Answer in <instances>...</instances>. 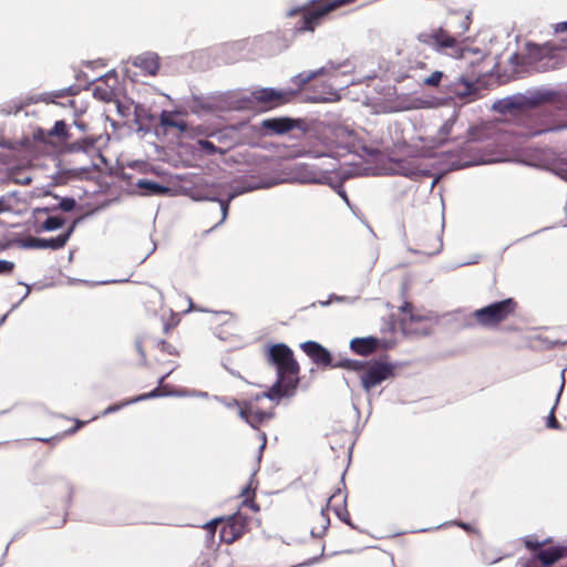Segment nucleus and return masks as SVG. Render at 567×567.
<instances>
[{
	"label": "nucleus",
	"mask_w": 567,
	"mask_h": 567,
	"mask_svg": "<svg viewBox=\"0 0 567 567\" xmlns=\"http://www.w3.org/2000/svg\"><path fill=\"white\" fill-rule=\"evenodd\" d=\"M136 186L142 189L145 195H162L169 192L168 187L147 179H138Z\"/></svg>",
	"instance_id": "nucleus-20"
},
{
	"label": "nucleus",
	"mask_w": 567,
	"mask_h": 567,
	"mask_svg": "<svg viewBox=\"0 0 567 567\" xmlns=\"http://www.w3.org/2000/svg\"><path fill=\"white\" fill-rule=\"evenodd\" d=\"M514 311V302L506 299L481 308L474 312L475 319L484 327H493L506 319Z\"/></svg>",
	"instance_id": "nucleus-6"
},
{
	"label": "nucleus",
	"mask_w": 567,
	"mask_h": 567,
	"mask_svg": "<svg viewBox=\"0 0 567 567\" xmlns=\"http://www.w3.org/2000/svg\"><path fill=\"white\" fill-rule=\"evenodd\" d=\"M564 384H565V379H564V372H563V373H561V384H560L559 392H558L557 398H556V403H555V405H556V404L558 403V401H559V396H560V394H561V392H563Z\"/></svg>",
	"instance_id": "nucleus-43"
},
{
	"label": "nucleus",
	"mask_w": 567,
	"mask_h": 567,
	"mask_svg": "<svg viewBox=\"0 0 567 567\" xmlns=\"http://www.w3.org/2000/svg\"><path fill=\"white\" fill-rule=\"evenodd\" d=\"M354 1L355 0H321L311 9L303 10L301 8H296L288 11L287 14L289 17H292L302 11L303 24L300 28V30L313 31L316 25H318L321 19L326 17L329 12Z\"/></svg>",
	"instance_id": "nucleus-5"
},
{
	"label": "nucleus",
	"mask_w": 567,
	"mask_h": 567,
	"mask_svg": "<svg viewBox=\"0 0 567 567\" xmlns=\"http://www.w3.org/2000/svg\"><path fill=\"white\" fill-rule=\"evenodd\" d=\"M161 395H163V393H161L157 389H155V390H153L150 393L138 395V396H136V398H134L132 400L125 401L123 403L110 405L109 408H106L103 411L102 414L103 415H107L110 413H113V412H116V411L121 410L122 408H124V406H126L128 404H132V403H135V402H138V401H143V400H146V399H151V398L161 396Z\"/></svg>",
	"instance_id": "nucleus-19"
},
{
	"label": "nucleus",
	"mask_w": 567,
	"mask_h": 567,
	"mask_svg": "<svg viewBox=\"0 0 567 567\" xmlns=\"http://www.w3.org/2000/svg\"><path fill=\"white\" fill-rule=\"evenodd\" d=\"M70 152H84V153H94L95 148V140L91 137H85L81 141L73 142L69 145Z\"/></svg>",
	"instance_id": "nucleus-21"
},
{
	"label": "nucleus",
	"mask_w": 567,
	"mask_h": 567,
	"mask_svg": "<svg viewBox=\"0 0 567 567\" xmlns=\"http://www.w3.org/2000/svg\"><path fill=\"white\" fill-rule=\"evenodd\" d=\"M168 394L176 395V396H189V395L199 396V398L207 396L206 392H187V391L171 392Z\"/></svg>",
	"instance_id": "nucleus-32"
},
{
	"label": "nucleus",
	"mask_w": 567,
	"mask_h": 567,
	"mask_svg": "<svg viewBox=\"0 0 567 567\" xmlns=\"http://www.w3.org/2000/svg\"><path fill=\"white\" fill-rule=\"evenodd\" d=\"M268 359L277 369V381L264 396L279 401L292 395L299 382V367L292 351L284 343L274 344L268 349Z\"/></svg>",
	"instance_id": "nucleus-2"
},
{
	"label": "nucleus",
	"mask_w": 567,
	"mask_h": 567,
	"mask_svg": "<svg viewBox=\"0 0 567 567\" xmlns=\"http://www.w3.org/2000/svg\"><path fill=\"white\" fill-rule=\"evenodd\" d=\"M392 172H394V173H402L404 175H413V174H415L416 171L412 166L408 167V166H405L403 164H398V166L394 167L392 169Z\"/></svg>",
	"instance_id": "nucleus-30"
},
{
	"label": "nucleus",
	"mask_w": 567,
	"mask_h": 567,
	"mask_svg": "<svg viewBox=\"0 0 567 567\" xmlns=\"http://www.w3.org/2000/svg\"><path fill=\"white\" fill-rule=\"evenodd\" d=\"M220 520H221L220 518H215V519L208 522L207 524H205L204 528H206L210 535H214L216 526Z\"/></svg>",
	"instance_id": "nucleus-34"
},
{
	"label": "nucleus",
	"mask_w": 567,
	"mask_h": 567,
	"mask_svg": "<svg viewBox=\"0 0 567 567\" xmlns=\"http://www.w3.org/2000/svg\"><path fill=\"white\" fill-rule=\"evenodd\" d=\"M262 398H265L264 394L248 401L230 400L223 401V403L228 409H237L238 415L251 427L257 429L272 417L271 411H266L258 406V401Z\"/></svg>",
	"instance_id": "nucleus-4"
},
{
	"label": "nucleus",
	"mask_w": 567,
	"mask_h": 567,
	"mask_svg": "<svg viewBox=\"0 0 567 567\" xmlns=\"http://www.w3.org/2000/svg\"><path fill=\"white\" fill-rule=\"evenodd\" d=\"M63 221L61 218L52 216L47 218V220L43 223L42 228L44 230L51 231L59 229L62 226Z\"/></svg>",
	"instance_id": "nucleus-23"
},
{
	"label": "nucleus",
	"mask_w": 567,
	"mask_h": 567,
	"mask_svg": "<svg viewBox=\"0 0 567 567\" xmlns=\"http://www.w3.org/2000/svg\"><path fill=\"white\" fill-rule=\"evenodd\" d=\"M50 134L54 135V136H62V137L66 138L68 134H66V125H65V123L63 121L55 122V124L52 127Z\"/></svg>",
	"instance_id": "nucleus-24"
},
{
	"label": "nucleus",
	"mask_w": 567,
	"mask_h": 567,
	"mask_svg": "<svg viewBox=\"0 0 567 567\" xmlns=\"http://www.w3.org/2000/svg\"><path fill=\"white\" fill-rule=\"evenodd\" d=\"M402 326L406 333L427 334L432 329L431 319L412 312V306L406 303L402 307Z\"/></svg>",
	"instance_id": "nucleus-7"
},
{
	"label": "nucleus",
	"mask_w": 567,
	"mask_h": 567,
	"mask_svg": "<svg viewBox=\"0 0 567 567\" xmlns=\"http://www.w3.org/2000/svg\"><path fill=\"white\" fill-rule=\"evenodd\" d=\"M548 543V539H545L543 542H534L532 537H527L525 539V545L528 547V548H538L539 546L542 545H545Z\"/></svg>",
	"instance_id": "nucleus-33"
},
{
	"label": "nucleus",
	"mask_w": 567,
	"mask_h": 567,
	"mask_svg": "<svg viewBox=\"0 0 567 567\" xmlns=\"http://www.w3.org/2000/svg\"><path fill=\"white\" fill-rule=\"evenodd\" d=\"M237 195V193H233L229 195V198L228 200H218L219 202V205H220V210H221V220L220 223H223L226 217H227V214H228V209H229V202Z\"/></svg>",
	"instance_id": "nucleus-28"
},
{
	"label": "nucleus",
	"mask_w": 567,
	"mask_h": 567,
	"mask_svg": "<svg viewBox=\"0 0 567 567\" xmlns=\"http://www.w3.org/2000/svg\"><path fill=\"white\" fill-rule=\"evenodd\" d=\"M337 300V301H350V302H353L354 299L353 298H348V297H339V296H332L329 300L327 301H322L321 305L322 306H328L330 305L331 300Z\"/></svg>",
	"instance_id": "nucleus-36"
},
{
	"label": "nucleus",
	"mask_w": 567,
	"mask_h": 567,
	"mask_svg": "<svg viewBox=\"0 0 567 567\" xmlns=\"http://www.w3.org/2000/svg\"><path fill=\"white\" fill-rule=\"evenodd\" d=\"M326 148L327 151L326 152H318V151H310L309 153L313 156V157H321V156H336V155H341V153L336 150L333 151L332 148V145L331 144H326Z\"/></svg>",
	"instance_id": "nucleus-25"
},
{
	"label": "nucleus",
	"mask_w": 567,
	"mask_h": 567,
	"mask_svg": "<svg viewBox=\"0 0 567 567\" xmlns=\"http://www.w3.org/2000/svg\"><path fill=\"white\" fill-rule=\"evenodd\" d=\"M73 204H74V202H73V200L65 202V203H63V204H62V208H63L64 210H70V209L73 207Z\"/></svg>",
	"instance_id": "nucleus-45"
},
{
	"label": "nucleus",
	"mask_w": 567,
	"mask_h": 567,
	"mask_svg": "<svg viewBox=\"0 0 567 567\" xmlns=\"http://www.w3.org/2000/svg\"><path fill=\"white\" fill-rule=\"evenodd\" d=\"M293 179H296L300 183L324 184L329 181V177L324 172H307V173L298 175Z\"/></svg>",
	"instance_id": "nucleus-22"
},
{
	"label": "nucleus",
	"mask_w": 567,
	"mask_h": 567,
	"mask_svg": "<svg viewBox=\"0 0 567 567\" xmlns=\"http://www.w3.org/2000/svg\"><path fill=\"white\" fill-rule=\"evenodd\" d=\"M295 92L277 91L274 89H261L254 93L257 101L268 104L270 107L282 104L289 100Z\"/></svg>",
	"instance_id": "nucleus-9"
},
{
	"label": "nucleus",
	"mask_w": 567,
	"mask_h": 567,
	"mask_svg": "<svg viewBox=\"0 0 567 567\" xmlns=\"http://www.w3.org/2000/svg\"><path fill=\"white\" fill-rule=\"evenodd\" d=\"M460 526L462 528H464L465 530H471V527L468 525H466V524H460Z\"/></svg>",
	"instance_id": "nucleus-49"
},
{
	"label": "nucleus",
	"mask_w": 567,
	"mask_h": 567,
	"mask_svg": "<svg viewBox=\"0 0 567 567\" xmlns=\"http://www.w3.org/2000/svg\"><path fill=\"white\" fill-rule=\"evenodd\" d=\"M432 102L429 100H422L417 104L414 105V107H431Z\"/></svg>",
	"instance_id": "nucleus-41"
},
{
	"label": "nucleus",
	"mask_w": 567,
	"mask_h": 567,
	"mask_svg": "<svg viewBox=\"0 0 567 567\" xmlns=\"http://www.w3.org/2000/svg\"><path fill=\"white\" fill-rule=\"evenodd\" d=\"M244 504L246 506H249L254 512L259 511V507L255 503H252V502H250L248 499L244 501Z\"/></svg>",
	"instance_id": "nucleus-44"
},
{
	"label": "nucleus",
	"mask_w": 567,
	"mask_h": 567,
	"mask_svg": "<svg viewBox=\"0 0 567 567\" xmlns=\"http://www.w3.org/2000/svg\"><path fill=\"white\" fill-rule=\"evenodd\" d=\"M565 555H567V547L556 546L539 550L537 554V558L544 566H550Z\"/></svg>",
	"instance_id": "nucleus-16"
},
{
	"label": "nucleus",
	"mask_w": 567,
	"mask_h": 567,
	"mask_svg": "<svg viewBox=\"0 0 567 567\" xmlns=\"http://www.w3.org/2000/svg\"><path fill=\"white\" fill-rule=\"evenodd\" d=\"M199 144H200V146L203 148L207 150L208 152H214L215 151L214 144L208 142V141H200Z\"/></svg>",
	"instance_id": "nucleus-40"
},
{
	"label": "nucleus",
	"mask_w": 567,
	"mask_h": 567,
	"mask_svg": "<svg viewBox=\"0 0 567 567\" xmlns=\"http://www.w3.org/2000/svg\"><path fill=\"white\" fill-rule=\"evenodd\" d=\"M334 148H342L349 152L355 151L359 146L355 133L346 127L339 126L332 131Z\"/></svg>",
	"instance_id": "nucleus-8"
},
{
	"label": "nucleus",
	"mask_w": 567,
	"mask_h": 567,
	"mask_svg": "<svg viewBox=\"0 0 567 567\" xmlns=\"http://www.w3.org/2000/svg\"><path fill=\"white\" fill-rule=\"evenodd\" d=\"M339 195L346 200L347 204H349L348 197L343 190H339Z\"/></svg>",
	"instance_id": "nucleus-47"
},
{
	"label": "nucleus",
	"mask_w": 567,
	"mask_h": 567,
	"mask_svg": "<svg viewBox=\"0 0 567 567\" xmlns=\"http://www.w3.org/2000/svg\"><path fill=\"white\" fill-rule=\"evenodd\" d=\"M547 426L551 427V429H558L559 427L558 422H557V420L555 419V415H554V408L551 409L550 414L548 416Z\"/></svg>",
	"instance_id": "nucleus-35"
},
{
	"label": "nucleus",
	"mask_w": 567,
	"mask_h": 567,
	"mask_svg": "<svg viewBox=\"0 0 567 567\" xmlns=\"http://www.w3.org/2000/svg\"><path fill=\"white\" fill-rule=\"evenodd\" d=\"M72 229H73V227H71V229L66 234L59 235L55 238H50V239H45V238H31L25 244V246L30 247V248H39V249H47V248L59 249V248H62L66 244Z\"/></svg>",
	"instance_id": "nucleus-12"
},
{
	"label": "nucleus",
	"mask_w": 567,
	"mask_h": 567,
	"mask_svg": "<svg viewBox=\"0 0 567 567\" xmlns=\"http://www.w3.org/2000/svg\"><path fill=\"white\" fill-rule=\"evenodd\" d=\"M249 488H250V487H246V488H245V491H244V494H245V495L249 493Z\"/></svg>",
	"instance_id": "nucleus-50"
},
{
	"label": "nucleus",
	"mask_w": 567,
	"mask_h": 567,
	"mask_svg": "<svg viewBox=\"0 0 567 567\" xmlns=\"http://www.w3.org/2000/svg\"><path fill=\"white\" fill-rule=\"evenodd\" d=\"M455 123V120L454 118H450L447 120L441 127L440 130V135H441V140H445V137L451 133L452 131V127Z\"/></svg>",
	"instance_id": "nucleus-29"
},
{
	"label": "nucleus",
	"mask_w": 567,
	"mask_h": 567,
	"mask_svg": "<svg viewBox=\"0 0 567 567\" xmlns=\"http://www.w3.org/2000/svg\"><path fill=\"white\" fill-rule=\"evenodd\" d=\"M159 122L162 126L165 127H175L179 131H186L187 124L184 120L179 118L175 113L163 111L159 116Z\"/></svg>",
	"instance_id": "nucleus-17"
},
{
	"label": "nucleus",
	"mask_w": 567,
	"mask_h": 567,
	"mask_svg": "<svg viewBox=\"0 0 567 567\" xmlns=\"http://www.w3.org/2000/svg\"><path fill=\"white\" fill-rule=\"evenodd\" d=\"M74 124H75V126H76L78 128H80L81 131H84V130H85V125H84L83 123L75 122Z\"/></svg>",
	"instance_id": "nucleus-46"
},
{
	"label": "nucleus",
	"mask_w": 567,
	"mask_h": 567,
	"mask_svg": "<svg viewBox=\"0 0 567 567\" xmlns=\"http://www.w3.org/2000/svg\"><path fill=\"white\" fill-rule=\"evenodd\" d=\"M443 73L441 71H434L430 76L424 79V84L429 86H436L442 80Z\"/></svg>",
	"instance_id": "nucleus-26"
},
{
	"label": "nucleus",
	"mask_w": 567,
	"mask_h": 567,
	"mask_svg": "<svg viewBox=\"0 0 567 567\" xmlns=\"http://www.w3.org/2000/svg\"><path fill=\"white\" fill-rule=\"evenodd\" d=\"M301 349L317 364L329 365L331 363V355L329 351L315 341L303 342L301 344Z\"/></svg>",
	"instance_id": "nucleus-11"
},
{
	"label": "nucleus",
	"mask_w": 567,
	"mask_h": 567,
	"mask_svg": "<svg viewBox=\"0 0 567 567\" xmlns=\"http://www.w3.org/2000/svg\"><path fill=\"white\" fill-rule=\"evenodd\" d=\"M381 347V341L374 337L354 338L350 342V348L360 355L373 353Z\"/></svg>",
	"instance_id": "nucleus-13"
},
{
	"label": "nucleus",
	"mask_w": 567,
	"mask_h": 567,
	"mask_svg": "<svg viewBox=\"0 0 567 567\" xmlns=\"http://www.w3.org/2000/svg\"><path fill=\"white\" fill-rule=\"evenodd\" d=\"M244 525L237 518L231 517L220 530V539L227 544L235 542L241 536Z\"/></svg>",
	"instance_id": "nucleus-15"
},
{
	"label": "nucleus",
	"mask_w": 567,
	"mask_h": 567,
	"mask_svg": "<svg viewBox=\"0 0 567 567\" xmlns=\"http://www.w3.org/2000/svg\"><path fill=\"white\" fill-rule=\"evenodd\" d=\"M554 172L560 178L567 181V167H556V168H554Z\"/></svg>",
	"instance_id": "nucleus-38"
},
{
	"label": "nucleus",
	"mask_w": 567,
	"mask_h": 567,
	"mask_svg": "<svg viewBox=\"0 0 567 567\" xmlns=\"http://www.w3.org/2000/svg\"><path fill=\"white\" fill-rule=\"evenodd\" d=\"M291 181V178H278V179H272V181H269V182H264L259 185H256V186H252V187H249V189H256V188H269L271 186H275L277 184H280V183H286V182H289Z\"/></svg>",
	"instance_id": "nucleus-27"
},
{
	"label": "nucleus",
	"mask_w": 567,
	"mask_h": 567,
	"mask_svg": "<svg viewBox=\"0 0 567 567\" xmlns=\"http://www.w3.org/2000/svg\"><path fill=\"white\" fill-rule=\"evenodd\" d=\"M337 99H338V93L334 91H331V92L327 93V95H323L320 97V100H322V101H334Z\"/></svg>",
	"instance_id": "nucleus-39"
},
{
	"label": "nucleus",
	"mask_w": 567,
	"mask_h": 567,
	"mask_svg": "<svg viewBox=\"0 0 567 567\" xmlns=\"http://www.w3.org/2000/svg\"><path fill=\"white\" fill-rule=\"evenodd\" d=\"M262 126L274 133H286L292 127V123L288 118H268L262 122Z\"/></svg>",
	"instance_id": "nucleus-18"
},
{
	"label": "nucleus",
	"mask_w": 567,
	"mask_h": 567,
	"mask_svg": "<svg viewBox=\"0 0 567 567\" xmlns=\"http://www.w3.org/2000/svg\"><path fill=\"white\" fill-rule=\"evenodd\" d=\"M259 437H260V440H261V444H260V446H259V451H258V460H260V458H261L262 450L265 449L266 443H267V436H266V433L261 432V433L259 434Z\"/></svg>",
	"instance_id": "nucleus-37"
},
{
	"label": "nucleus",
	"mask_w": 567,
	"mask_h": 567,
	"mask_svg": "<svg viewBox=\"0 0 567 567\" xmlns=\"http://www.w3.org/2000/svg\"><path fill=\"white\" fill-rule=\"evenodd\" d=\"M133 64L140 68L145 74L150 75H155L159 68L158 56L151 52L136 56Z\"/></svg>",
	"instance_id": "nucleus-14"
},
{
	"label": "nucleus",
	"mask_w": 567,
	"mask_h": 567,
	"mask_svg": "<svg viewBox=\"0 0 567 567\" xmlns=\"http://www.w3.org/2000/svg\"><path fill=\"white\" fill-rule=\"evenodd\" d=\"M84 423L83 422H78V425L75 429H73L71 432H75L78 429H80V426H82Z\"/></svg>",
	"instance_id": "nucleus-48"
},
{
	"label": "nucleus",
	"mask_w": 567,
	"mask_h": 567,
	"mask_svg": "<svg viewBox=\"0 0 567 567\" xmlns=\"http://www.w3.org/2000/svg\"><path fill=\"white\" fill-rule=\"evenodd\" d=\"M472 23L471 11H452L441 25L417 33L419 43L432 48L436 53L454 60L464 59L468 53L478 54V49L467 45L470 40L465 33Z\"/></svg>",
	"instance_id": "nucleus-1"
},
{
	"label": "nucleus",
	"mask_w": 567,
	"mask_h": 567,
	"mask_svg": "<svg viewBox=\"0 0 567 567\" xmlns=\"http://www.w3.org/2000/svg\"><path fill=\"white\" fill-rule=\"evenodd\" d=\"M567 31V22H560L556 25V32Z\"/></svg>",
	"instance_id": "nucleus-42"
},
{
	"label": "nucleus",
	"mask_w": 567,
	"mask_h": 567,
	"mask_svg": "<svg viewBox=\"0 0 567 567\" xmlns=\"http://www.w3.org/2000/svg\"><path fill=\"white\" fill-rule=\"evenodd\" d=\"M342 65L341 64H334L332 62L327 63L326 65L315 70V71H306L301 72L298 75H296L292 79V82L298 85V87L303 86L308 82H310L312 79H316L318 76L322 75H332L334 74Z\"/></svg>",
	"instance_id": "nucleus-10"
},
{
	"label": "nucleus",
	"mask_w": 567,
	"mask_h": 567,
	"mask_svg": "<svg viewBox=\"0 0 567 567\" xmlns=\"http://www.w3.org/2000/svg\"><path fill=\"white\" fill-rule=\"evenodd\" d=\"M13 267V262L0 259V275L10 274Z\"/></svg>",
	"instance_id": "nucleus-31"
},
{
	"label": "nucleus",
	"mask_w": 567,
	"mask_h": 567,
	"mask_svg": "<svg viewBox=\"0 0 567 567\" xmlns=\"http://www.w3.org/2000/svg\"><path fill=\"white\" fill-rule=\"evenodd\" d=\"M339 365L358 372L362 388L365 391H370L382 382L392 379L396 369L394 363L385 360H346L340 362Z\"/></svg>",
	"instance_id": "nucleus-3"
}]
</instances>
